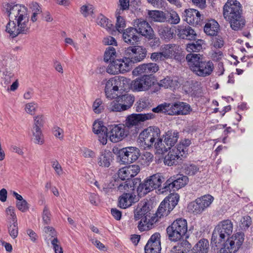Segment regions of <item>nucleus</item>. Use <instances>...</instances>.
Listing matches in <instances>:
<instances>
[{
  "instance_id": "c85d7f7f",
  "label": "nucleus",
  "mask_w": 253,
  "mask_h": 253,
  "mask_svg": "<svg viewBox=\"0 0 253 253\" xmlns=\"http://www.w3.org/2000/svg\"><path fill=\"white\" fill-rule=\"evenodd\" d=\"M204 32L208 36H213L218 34L219 25L214 20H210L204 27Z\"/></svg>"
},
{
  "instance_id": "6e6d98bb",
  "label": "nucleus",
  "mask_w": 253,
  "mask_h": 253,
  "mask_svg": "<svg viewBox=\"0 0 253 253\" xmlns=\"http://www.w3.org/2000/svg\"><path fill=\"white\" fill-rule=\"evenodd\" d=\"M168 115H179V102L173 103H167Z\"/></svg>"
},
{
  "instance_id": "13d9d810",
  "label": "nucleus",
  "mask_w": 253,
  "mask_h": 253,
  "mask_svg": "<svg viewBox=\"0 0 253 253\" xmlns=\"http://www.w3.org/2000/svg\"><path fill=\"white\" fill-rule=\"evenodd\" d=\"M204 209L210 206L213 200V197L210 195H206L198 198Z\"/></svg>"
},
{
  "instance_id": "4be33fe9",
  "label": "nucleus",
  "mask_w": 253,
  "mask_h": 253,
  "mask_svg": "<svg viewBox=\"0 0 253 253\" xmlns=\"http://www.w3.org/2000/svg\"><path fill=\"white\" fill-rule=\"evenodd\" d=\"M134 26L138 35L144 37L150 35V33L153 31L149 23L142 18L136 19L134 22Z\"/></svg>"
},
{
  "instance_id": "dca6fc26",
  "label": "nucleus",
  "mask_w": 253,
  "mask_h": 253,
  "mask_svg": "<svg viewBox=\"0 0 253 253\" xmlns=\"http://www.w3.org/2000/svg\"><path fill=\"white\" fill-rule=\"evenodd\" d=\"M163 50L166 59L174 58L181 61L184 58V55L179 49V46L175 44H165Z\"/></svg>"
},
{
  "instance_id": "412c9836",
  "label": "nucleus",
  "mask_w": 253,
  "mask_h": 253,
  "mask_svg": "<svg viewBox=\"0 0 253 253\" xmlns=\"http://www.w3.org/2000/svg\"><path fill=\"white\" fill-rule=\"evenodd\" d=\"M109 138L112 142L116 143L125 138L124 127L119 125H112L109 126Z\"/></svg>"
},
{
  "instance_id": "b1692460",
  "label": "nucleus",
  "mask_w": 253,
  "mask_h": 253,
  "mask_svg": "<svg viewBox=\"0 0 253 253\" xmlns=\"http://www.w3.org/2000/svg\"><path fill=\"white\" fill-rule=\"evenodd\" d=\"M177 36L182 39L196 41L197 35L195 31L189 26H181L178 29Z\"/></svg>"
},
{
  "instance_id": "20e7f679",
  "label": "nucleus",
  "mask_w": 253,
  "mask_h": 253,
  "mask_svg": "<svg viewBox=\"0 0 253 253\" xmlns=\"http://www.w3.org/2000/svg\"><path fill=\"white\" fill-rule=\"evenodd\" d=\"M161 130L156 126H150L142 130L139 134L137 141L144 149H150L153 143L160 136Z\"/></svg>"
},
{
  "instance_id": "37998d69",
  "label": "nucleus",
  "mask_w": 253,
  "mask_h": 253,
  "mask_svg": "<svg viewBox=\"0 0 253 253\" xmlns=\"http://www.w3.org/2000/svg\"><path fill=\"white\" fill-rule=\"evenodd\" d=\"M179 200V195L174 193L166 197L164 201L168 204V207H169V209L173 210L177 205Z\"/></svg>"
},
{
  "instance_id": "39448f33",
  "label": "nucleus",
  "mask_w": 253,
  "mask_h": 253,
  "mask_svg": "<svg viewBox=\"0 0 253 253\" xmlns=\"http://www.w3.org/2000/svg\"><path fill=\"white\" fill-rule=\"evenodd\" d=\"M113 151L117 155L120 163L124 165L134 162L140 155L139 149L135 147H127L119 150L114 148Z\"/></svg>"
},
{
  "instance_id": "aec40b11",
  "label": "nucleus",
  "mask_w": 253,
  "mask_h": 253,
  "mask_svg": "<svg viewBox=\"0 0 253 253\" xmlns=\"http://www.w3.org/2000/svg\"><path fill=\"white\" fill-rule=\"evenodd\" d=\"M155 115L153 113L133 114L126 119L125 126H141V122L154 119Z\"/></svg>"
},
{
  "instance_id": "393cba45",
  "label": "nucleus",
  "mask_w": 253,
  "mask_h": 253,
  "mask_svg": "<svg viewBox=\"0 0 253 253\" xmlns=\"http://www.w3.org/2000/svg\"><path fill=\"white\" fill-rule=\"evenodd\" d=\"M113 153L109 150H102L98 158L97 164L100 167L108 168L113 161Z\"/></svg>"
},
{
  "instance_id": "f257e3e1",
  "label": "nucleus",
  "mask_w": 253,
  "mask_h": 253,
  "mask_svg": "<svg viewBox=\"0 0 253 253\" xmlns=\"http://www.w3.org/2000/svg\"><path fill=\"white\" fill-rule=\"evenodd\" d=\"M233 230V222L230 219L220 221L215 227L211 238V245L218 247L226 237H229Z\"/></svg>"
},
{
  "instance_id": "bf43d9fd",
  "label": "nucleus",
  "mask_w": 253,
  "mask_h": 253,
  "mask_svg": "<svg viewBox=\"0 0 253 253\" xmlns=\"http://www.w3.org/2000/svg\"><path fill=\"white\" fill-rule=\"evenodd\" d=\"M179 115H186L190 114L192 111V108L189 104L183 102H179Z\"/></svg>"
},
{
  "instance_id": "f8f14e48",
  "label": "nucleus",
  "mask_w": 253,
  "mask_h": 253,
  "mask_svg": "<svg viewBox=\"0 0 253 253\" xmlns=\"http://www.w3.org/2000/svg\"><path fill=\"white\" fill-rule=\"evenodd\" d=\"M141 76L132 82L131 87L138 91L148 90L154 84L152 77L146 75Z\"/></svg>"
},
{
  "instance_id": "a211bd4d",
  "label": "nucleus",
  "mask_w": 253,
  "mask_h": 253,
  "mask_svg": "<svg viewBox=\"0 0 253 253\" xmlns=\"http://www.w3.org/2000/svg\"><path fill=\"white\" fill-rule=\"evenodd\" d=\"M150 204L148 201L141 202L134 211V218L137 220L141 219L143 222H146V218L150 217Z\"/></svg>"
},
{
  "instance_id": "5701e85b",
  "label": "nucleus",
  "mask_w": 253,
  "mask_h": 253,
  "mask_svg": "<svg viewBox=\"0 0 253 253\" xmlns=\"http://www.w3.org/2000/svg\"><path fill=\"white\" fill-rule=\"evenodd\" d=\"M123 39L124 42L131 45L137 44L140 37L134 28L130 27L123 32Z\"/></svg>"
},
{
  "instance_id": "f03ea898",
  "label": "nucleus",
  "mask_w": 253,
  "mask_h": 253,
  "mask_svg": "<svg viewBox=\"0 0 253 253\" xmlns=\"http://www.w3.org/2000/svg\"><path fill=\"white\" fill-rule=\"evenodd\" d=\"M187 222L183 218L174 220L166 229L169 239L172 242H177L188 237Z\"/></svg>"
},
{
  "instance_id": "9d476101",
  "label": "nucleus",
  "mask_w": 253,
  "mask_h": 253,
  "mask_svg": "<svg viewBox=\"0 0 253 253\" xmlns=\"http://www.w3.org/2000/svg\"><path fill=\"white\" fill-rule=\"evenodd\" d=\"M127 52L130 54V56L126 57L130 60L129 65L132 67V64L142 61L146 57L147 50L146 48L140 46L135 45L127 48Z\"/></svg>"
},
{
  "instance_id": "e433bc0d",
  "label": "nucleus",
  "mask_w": 253,
  "mask_h": 253,
  "mask_svg": "<svg viewBox=\"0 0 253 253\" xmlns=\"http://www.w3.org/2000/svg\"><path fill=\"white\" fill-rule=\"evenodd\" d=\"M209 248L208 240L206 239H202L197 243L192 249L198 253H208Z\"/></svg>"
},
{
  "instance_id": "6ab92c4d",
  "label": "nucleus",
  "mask_w": 253,
  "mask_h": 253,
  "mask_svg": "<svg viewBox=\"0 0 253 253\" xmlns=\"http://www.w3.org/2000/svg\"><path fill=\"white\" fill-rule=\"evenodd\" d=\"M159 66L155 63L141 64L133 71V74L136 76H151L159 70Z\"/></svg>"
},
{
  "instance_id": "338daca9",
  "label": "nucleus",
  "mask_w": 253,
  "mask_h": 253,
  "mask_svg": "<svg viewBox=\"0 0 253 253\" xmlns=\"http://www.w3.org/2000/svg\"><path fill=\"white\" fill-rule=\"evenodd\" d=\"M127 167L120 169L118 172V177L122 180H127L131 178Z\"/></svg>"
},
{
  "instance_id": "1a4fd4ad",
  "label": "nucleus",
  "mask_w": 253,
  "mask_h": 253,
  "mask_svg": "<svg viewBox=\"0 0 253 253\" xmlns=\"http://www.w3.org/2000/svg\"><path fill=\"white\" fill-rule=\"evenodd\" d=\"M188 182V178L186 175L179 174L177 175L176 179L171 178L168 179L163 184L162 189L160 191L163 193L167 191H173L184 187Z\"/></svg>"
},
{
  "instance_id": "09e8293b",
  "label": "nucleus",
  "mask_w": 253,
  "mask_h": 253,
  "mask_svg": "<svg viewBox=\"0 0 253 253\" xmlns=\"http://www.w3.org/2000/svg\"><path fill=\"white\" fill-rule=\"evenodd\" d=\"M7 229L9 235L13 239H15L16 238H17L18 234V227L17 222L15 223L8 222Z\"/></svg>"
},
{
  "instance_id": "ea45409f",
  "label": "nucleus",
  "mask_w": 253,
  "mask_h": 253,
  "mask_svg": "<svg viewBox=\"0 0 253 253\" xmlns=\"http://www.w3.org/2000/svg\"><path fill=\"white\" fill-rule=\"evenodd\" d=\"M160 86L164 87L165 88L174 89L178 85V82L173 80L170 77L167 76L164 79L160 81L159 84Z\"/></svg>"
},
{
  "instance_id": "2eb2a0df",
  "label": "nucleus",
  "mask_w": 253,
  "mask_h": 253,
  "mask_svg": "<svg viewBox=\"0 0 253 253\" xmlns=\"http://www.w3.org/2000/svg\"><path fill=\"white\" fill-rule=\"evenodd\" d=\"M161 250V235L156 232L148 241L144 248L145 253H160Z\"/></svg>"
},
{
  "instance_id": "4d7b16f0",
  "label": "nucleus",
  "mask_w": 253,
  "mask_h": 253,
  "mask_svg": "<svg viewBox=\"0 0 253 253\" xmlns=\"http://www.w3.org/2000/svg\"><path fill=\"white\" fill-rule=\"evenodd\" d=\"M150 106V102L148 99L142 98L137 102L136 107V111L137 112H141Z\"/></svg>"
},
{
  "instance_id": "f3484780",
  "label": "nucleus",
  "mask_w": 253,
  "mask_h": 253,
  "mask_svg": "<svg viewBox=\"0 0 253 253\" xmlns=\"http://www.w3.org/2000/svg\"><path fill=\"white\" fill-rule=\"evenodd\" d=\"M223 16H241L242 6L237 0H228L223 6Z\"/></svg>"
},
{
  "instance_id": "423d86ee",
  "label": "nucleus",
  "mask_w": 253,
  "mask_h": 253,
  "mask_svg": "<svg viewBox=\"0 0 253 253\" xmlns=\"http://www.w3.org/2000/svg\"><path fill=\"white\" fill-rule=\"evenodd\" d=\"M244 241V234L242 232H238L227 237L220 250V253H236L241 248Z\"/></svg>"
},
{
  "instance_id": "c9c22d12",
  "label": "nucleus",
  "mask_w": 253,
  "mask_h": 253,
  "mask_svg": "<svg viewBox=\"0 0 253 253\" xmlns=\"http://www.w3.org/2000/svg\"><path fill=\"white\" fill-rule=\"evenodd\" d=\"M194 42L189 43L186 44V50L189 53H194V52H198L202 49V44L203 40L196 39Z\"/></svg>"
},
{
  "instance_id": "4c0bfd02",
  "label": "nucleus",
  "mask_w": 253,
  "mask_h": 253,
  "mask_svg": "<svg viewBox=\"0 0 253 253\" xmlns=\"http://www.w3.org/2000/svg\"><path fill=\"white\" fill-rule=\"evenodd\" d=\"M182 169L185 174L190 176L195 175L199 170V168L197 165L191 163L184 164Z\"/></svg>"
},
{
  "instance_id": "bb28decb",
  "label": "nucleus",
  "mask_w": 253,
  "mask_h": 253,
  "mask_svg": "<svg viewBox=\"0 0 253 253\" xmlns=\"http://www.w3.org/2000/svg\"><path fill=\"white\" fill-rule=\"evenodd\" d=\"M135 196L129 193H124L120 197L118 206L120 208L125 209L131 206L134 203Z\"/></svg>"
},
{
  "instance_id": "052dcab7",
  "label": "nucleus",
  "mask_w": 253,
  "mask_h": 253,
  "mask_svg": "<svg viewBox=\"0 0 253 253\" xmlns=\"http://www.w3.org/2000/svg\"><path fill=\"white\" fill-rule=\"evenodd\" d=\"M5 212L8 215L7 219L8 222H16L17 219L15 213V209L13 207L9 206L6 209Z\"/></svg>"
},
{
  "instance_id": "de8ad7c7",
  "label": "nucleus",
  "mask_w": 253,
  "mask_h": 253,
  "mask_svg": "<svg viewBox=\"0 0 253 253\" xmlns=\"http://www.w3.org/2000/svg\"><path fill=\"white\" fill-rule=\"evenodd\" d=\"M32 134L35 143L42 145L44 143V140L43 135L42 133L41 129H32Z\"/></svg>"
},
{
  "instance_id": "0eeeda50",
  "label": "nucleus",
  "mask_w": 253,
  "mask_h": 253,
  "mask_svg": "<svg viewBox=\"0 0 253 253\" xmlns=\"http://www.w3.org/2000/svg\"><path fill=\"white\" fill-rule=\"evenodd\" d=\"M1 10L7 16H26L28 14L26 6L10 0L2 2Z\"/></svg>"
},
{
  "instance_id": "49530a36",
  "label": "nucleus",
  "mask_w": 253,
  "mask_h": 253,
  "mask_svg": "<svg viewBox=\"0 0 253 253\" xmlns=\"http://www.w3.org/2000/svg\"><path fill=\"white\" fill-rule=\"evenodd\" d=\"M159 33L162 39L169 40L173 36V30L168 27H162L159 30Z\"/></svg>"
},
{
  "instance_id": "ddd939ff",
  "label": "nucleus",
  "mask_w": 253,
  "mask_h": 253,
  "mask_svg": "<svg viewBox=\"0 0 253 253\" xmlns=\"http://www.w3.org/2000/svg\"><path fill=\"white\" fill-rule=\"evenodd\" d=\"M186 157V156H183V154L179 149L174 147L165 157L164 162L168 166L177 165L181 163L183 159Z\"/></svg>"
},
{
  "instance_id": "a878e982",
  "label": "nucleus",
  "mask_w": 253,
  "mask_h": 253,
  "mask_svg": "<svg viewBox=\"0 0 253 253\" xmlns=\"http://www.w3.org/2000/svg\"><path fill=\"white\" fill-rule=\"evenodd\" d=\"M179 136V132L177 130L170 129L165 132L163 138L164 139V142L170 149L177 142Z\"/></svg>"
},
{
  "instance_id": "774afa93",
  "label": "nucleus",
  "mask_w": 253,
  "mask_h": 253,
  "mask_svg": "<svg viewBox=\"0 0 253 253\" xmlns=\"http://www.w3.org/2000/svg\"><path fill=\"white\" fill-rule=\"evenodd\" d=\"M92 109L95 113L100 114L104 110V106L102 105V101L101 99L97 98L93 102Z\"/></svg>"
},
{
  "instance_id": "6e6552de",
  "label": "nucleus",
  "mask_w": 253,
  "mask_h": 253,
  "mask_svg": "<svg viewBox=\"0 0 253 253\" xmlns=\"http://www.w3.org/2000/svg\"><path fill=\"white\" fill-rule=\"evenodd\" d=\"M130 60L126 57L122 59H117L113 60L108 67L106 71L110 74H118L120 73H125L129 71L131 68L129 65Z\"/></svg>"
},
{
  "instance_id": "3c124183",
  "label": "nucleus",
  "mask_w": 253,
  "mask_h": 253,
  "mask_svg": "<svg viewBox=\"0 0 253 253\" xmlns=\"http://www.w3.org/2000/svg\"><path fill=\"white\" fill-rule=\"evenodd\" d=\"M108 130V128L105 126L102 121H95L93 124L92 130L93 132L97 134L106 132Z\"/></svg>"
},
{
  "instance_id": "a19ab883",
  "label": "nucleus",
  "mask_w": 253,
  "mask_h": 253,
  "mask_svg": "<svg viewBox=\"0 0 253 253\" xmlns=\"http://www.w3.org/2000/svg\"><path fill=\"white\" fill-rule=\"evenodd\" d=\"M172 210V209H169V207H168V204L163 200L161 203L156 213V215L157 217H159V218L166 216Z\"/></svg>"
},
{
  "instance_id": "cd10ccee",
  "label": "nucleus",
  "mask_w": 253,
  "mask_h": 253,
  "mask_svg": "<svg viewBox=\"0 0 253 253\" xmlns=\"http://www.w3.org/2000/svg\"><path fill=\"white\" fill-rule=\"evenodd\" d=\"M201 67L199 68V73L197 76L205 77L210 75L214 69V65L212 61L206 60L204 63H201Z\"/></svg>"
},
{
  "instance_id": "7ed1b4c3",
  "label": "nucleus",
  "mask_w": 253,
  "mask_h": 253,
  "mask_svg": "<svg viewBox=\"0 0 253 253\" xmlns=\"http://www.w3.org/2000/svg\"><path fill=\"white\" fill-rule=\"evenodd\" d=\"M165 179L160 173H157L148 177L143 182L139 184L137 187L138 195H145L154 189H158L159 191L162 193L160 190L162 189V183L164 182Z\"/></svg>"
},
{
  "instance_id": "79ce46f5",
  "label": "nucleus",
  "mask_w": 253,
  "mask_h": 253,
  "mask_svg": "<svg viewBox=\"0 0 253 253\" xmlns=\"http://www.w3.org/2000/svg\"><path fill=\"white\" fill-rule=\"evenodd\" d=\"M152 21L159 22H168L170 24H177L180 21L179 17H149Z\"/></svg>"
},
{
  "instance_id": "864d4df0",
  "label": "nucleus",
  "mask_w": 253,
  "mask_h": 253,
  "mask_svg": "<svg viewBox=\"0 0 253 253\" xmlns=\"http://www.w3.org/2000/svg\"><path fill=\"white\" fill-rule=\"evenodd\" d=\"M149 35H150L145 37L148 40V44L149 46L153 48H155L156 47H158L160 44L159 38L155 36L154 31L150 33Z\"/></svg>"
},
{
  "instance_id": "0e129e2a",
  "label": "nucleus",
  "mask_w": 253,
  "mask_h": 253,
  "mask_svg": "<svg viewBox=\"0 0 253 253\" xmlns=\"http://www.w3.org/2000/svg\"><path fill=\"white\" fill-rule=\"evenodd\" d=\"M34 121L33 129H36L37 128L41 129L45 123V119L42 115H39L35 117Z\"/></svg>"
},
{
  "instance_id": "9b49d317",
  "label": "nucleus",
  "mask_w": 253,
  "mask_h": 253,
  "mask_svg": "<svg viewBox=\"0 0 253 253\" xmlns=\"http://www.w3.org/2000/svg\"><path fill=\"white\" fill-rule=\"evenodd\" d=\"M205 58L199 53H188L186 56V60L190 69L198 75L199 68L201 67V63H204Z\"/></svg>"
},
{
  "instance_id": "5fc2aeb1",
  "label": "nucleus",
  "mask_w": 253,
  "mask_h": 253,
  "mask_svg": "<svg viewBox=\"0 0 253 253\" xmlns=\"http://www.w3.org/2000/svg\"><path fill=\"white\" fill-rule=\"evenodd\" d=\"M163 138L159 137V139H157L156 142L155 141L153 143V146L157 150V152L159 154L163 153L168 151V147L167 148L163 142Z\"/></svg>"
},
{
  "instance_id": "7c9ffc66",
  "label": "nucleus",
  "mask_w": 253,
  "mask_h": 253,
  "mask_svg": "<svg viewBox=\"0 0 253 253\" xmlns=\"http://www.w3.org/2000/svg\"><path fill=\"white\" fill-rule=\"evenodd\" d=\"M15 21L21 34H27L30 28L29 17H18Z\"/></svg>"
},
{
  "instance_id": "a18cd8bd",
  "label": "nucleus",
  "mask_w": 253,
  "mask_h": 253,
  "mask_svg": "<svg viewBox=\"0 0 253 253\" xmlns=\"http://www.w3.org/2000/svg\"><path fill=\"white\" fill-rule=\"evenodd\" d=\"M116 57V49L112 46L108 47L104 53V60L106 62H111Z\"/></svg>"
},
{
  "instance_id": "8fccbe9b",
  "label": "nucleus",
  "mask_w": 253,
  "mask_h": 253,
  "mask_svg": "<svg viewBox=\"0 0 253 253\" xmlns=\"http://www.w3.org/2000/svg\"><path fill=\"white\" fill-rule=\"evenodd\" d=\"M116 100L111 102L109 105L108 109L113 112H121L125 111L126 106L122 105L120 101H118V98Z\"/></svg>"
},
{
  "instance_id": "69168bd1",
  "label": "nucleus",
  "mask_w": 253,
  "mask_h": 253,
  "mask_svg": "<svg viewBox=\"0 0 253 253\" xmlns=\"http://www.w3.org/2000/svg\"><path fill=\"white\" fill-rule=\"evenodd\" d=\"M212 37V44L214 47L220 48L223 46L224 41L221 36L216 34Z\"/></svg>"
},
{
  "instance_id": "c756f323",
  "label": "nucleus",
  "mask_w": 253,
  "mask_h": 253,
  "mask_svg": "<svg viewBox=\"0 0 253 253\" xmlns=\"http://www.w3.org/2000/svg\"><path fill=\"white\" fill-rule=\"evenodd\" d=\"M5 32L9 34V38L12 39L21 34L16 21H14L11 20H9V22L6 24Z\"/></svg>"
},
{
  "instance_id": "c03bdc74",
  "label": "nucleus",
  "mask_w": 253,
  "mask_h": 253,
  "mask_svg": "<svg viewBox=\"0 0 253 253\" xmlns=\"http://www.w3.org/2000/svg\"><path fill=\"white\" fill-rule=\"evenodd\" d=\"M200 200L197 199L195 201L190 203L188 205V209L195 214L201 213L205 209L202 206Z\"/></svg>"
},
{
  "instance_id": "f704fd0d",
  "label": "nucleus",
  "mask_w": 253,
  "mask_h": 253,
  "mask_svg": "<svg viewBox=\"0 0 253 253\" xmlns=\"http://www.w3.org/2000/svg\"><path fill=\"white\" fill-rule=\"evenodd\" d=\"M125 137L135 138L141 128V126H124Z\"/></svg>"
},
{
  "instance_id": "2f4dec72",
  "label": "nucleus",
  "mask_w": 253,
  "mask_h": 253,
  "mask_svg": "<svg viewBox=\"0 0 253 253\" xmlns=\"http://www.w3.org/2000/svg\"><path fill=\"white\" fill-rule=\"evenodd\" d=\"M159 217L152 216L151 218H146V222H143L140 220L138 222V228L140 231H147L154 227V224L158 221Z\"/></svg>"
},
{
  "instance_id": "72a5a7b5",
  "label": "nucleus",
  "mask_w": 253,
  "mask_h": 253,
  "mask_svg": "<svg viewBox=\"0 0 253 253\" xmlns=\"http://www.w3.org/2000/svg\"><path fill=\"white\" fill-rule=\"evenodd\" d=\"M229 23L231 29L238 31L242 28L245 25L244 17H230ZM230 17H228L229 19Z\"/></svg>"
},
{
  "instance_id": "603ef678",
  "label": "nucleus",
  "mask_w": 253,
  "mask_h": 253,
  "mask_svg": "<svg viewBox=\"0 0 253 253\" xmlns=\"http://www.w3.org/2000/svg\"><path fill=\"white\" fill-rule=\"evenodd\" d=\"M191 141L187 139L182 140L175 147L179 149L180 151L183 154V156H187L188 154V147L190 145Z\"/></svg>"
},
{
  "instance_id": "680f3d73",
  "label": "nucleus",
  "mask_w": 253,
  "mask_h": 253,
  "mask_svg": "<svg viewBox=\"0 0 253 253\" xmlns=\"http://www.w3.org/2000/svg\"><path fill=\"white\" fill-rule=\"evenodd\" d=\"M99 19L97 20L98 21ZM98 24L101 27L105 28L106 29L112 30L114 29V25L112 22L109 20L107 17H103L97 22Z\"/></svg>"
},
{
  "instance_id": "4468645a",
  "label": "nucleus",
  "mask_w": 253,
  "mask_h": 253,
  "mask_svg": "<svg viewBox=\"0 0 253 253\" xmlns=\"http://www.w3.org/2000/svg\"><path fill=\"white\" fill-rule=\"evenodd\" d=\"M121 84V81L119 79L111 78L109 80L105 87L106 97L110 99L117 98L120 94L119 86Z\"/></svg>"
},
{
  "instance_id": "e2e57ef3",
  "label": "nucleus",
  "mask_w": 253,
  "mask_h": 253,
  "mask_svg": "<svg viewBox=\"0 0 253 253\" xmlns=\"http://www.w3.org/2000/svg\"><path fill=\"white\" fill-rule=\"evenodd\" d=\"M81 13L85 16H89L95 14L93 6L90 4L83 5L81 7Z\"/></svg>"
},
{
  "instance_id": "473e14b6",
  "label": "nucleus",
  "mask_w": 253,
  "mask_h": 253,
  "mask_svg": "<svg viewBox=\"0 0 253 253\" xmlns=\"http://www.w3.org/2000/svg\"><path fill=\"white\" fill-rule=\"evenodd\" d=\"M117 98L118 101L120 102L122 105L126 106V108L125 110L130 108L134 101V96L128 93H126L122 95L120 94Z\"/></svg>"
},
{
  "instance_id": "58836bf2",
  "label": "nucleus",
  "mask_w": 253,
  "mask_h": 253,
  "mask_svg": "<svg viewBox=\"0 0 253 253\" xmlns=\"http://www.w3.org/2000/svg\"><path fill=\"white\" fill-rule=\"evenodd\" d=\"M179 242L176 246H174L176 251L179 253H187L191 249L192 246L189 242L186 240H179Z\"/></svg>"
}]
</instances>
